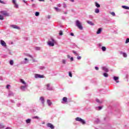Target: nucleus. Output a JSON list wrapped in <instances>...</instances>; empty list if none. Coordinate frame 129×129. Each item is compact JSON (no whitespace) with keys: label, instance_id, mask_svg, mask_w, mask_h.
<instances>
[{"label":"nucleus","instance_id":"f257e3e1","mask_svg":"<svg viewBox=\"0 0 129 129\" xmlns=\"http://www.w3.org/2000/svg\"><path fill=\"white\" fill-rule=\"evenodd\" d=\"M47 44L48 45H49L50 47H53L54 46L55 44H56V40H55L53 38H51L49 39L47 42Z\"/></svg>","mask_w":129,"mask_h":129},{"label":"nucleus","instance_id":"f03ea898","mask_svg":"<svg viewBox=\"0 0 129 129\" xmlns=\"http://www.w3.org/2000/svg\"><path fill=\"white\" fill-rule=\"evenodd\" d=\"M76 25L77 27L80 29V30H83V27H82V25H81V22L79 21V20H76Z\"/></svg>","mask_w":129,"mask_h":129},{"label":"nucleus","instance_id":"7ed1b4c3","mask_svg":"<svg viewBox=\"0 0 129 129\" xmlns=\"http://www.w3.org/2000/svg\"><path fill=\"white\" fill-rule=\"evenodd\" d=\"M1 15H3L4 17H9L10 16V13L6 11H2L0 12Z\"/></svg>","mask_w":129,"mask_h":129},{"label":"nucleus","instance_id":"20e7f679","mask_svg":"<svg viewBox=\"0 0 129 129\" xmlns=\"http://www.w3.org/2000/svg\"><path fill=\"white\" fill-rule=\"evenodd\" d=\"M76 120L77 121H80V122H81V123H82L83 124H85V123H86V122H85V121L84 120V119H82L81 118H80V117H77L76 118Z\"/></svg>","mask_w":129,"mask_h":129},{"label":"nucleus","instance_id":"39448f33","mask_svg":"<svg viewBox=\"0 0 129 129\" xmlns=\"http://www.w3.org/2000/svg\"><path fill=\"white\" fill-rule=\"evenodd\" d=\"M12 3L14 6V8L15 9H19V5L18 4H17V1L16 0H12Z\"/></svg>","mask_w":129,"mask_h":129},{"label":"nucleus","instance_id":"423d86ee","mask_svg":"<svg viewBox=\"0 0 129 129\" xmlns=\"http://www.w3.org/2000/svg\"><path fill=\"white\" fill-rule=\"evenodd\" d=\"M35 77L36 78H44L45 77L44 76V75H41L38 74H36L35 75Z\"/></svg>","mask_w":129,"mask_h":129},{"label":"nucleus","instance_id":"0eeeda50","mask_svg":"<svg viewBox=\"0 0 129 129\" xmlns=\"http://www.w3.org/2000/svg\"><path fill=\"white\" fill-rule=\"evenodd\" d=\"M10 28H13V29H17V30H20V27L16 25H11Z\"/></svg>","mask_w":129,"mask_h":129},{"label":"nucleus","instance_id":"6e6552de","mask_svg":"<svg viewBox=\"0 0 129 129\" xmlns=\"http://www.w3.org/2000/svg\"><path fill=\"white\" fill-rule=\"evenodd\" d=\"M47 126H48V127H50L51 129H54V125H53V124H52V123H48L47 124Z\"/></svg>","mask_w":129,"mask_h":129},{"label":"nucleus","instance_id":"1a4fd4ad","mask_svg":"<svg viewBox=\"0 0 129 129\" xmlns=\"http://www.w3.org/2000/svg\"><path fill=\"white\" fill-rule=\"evenodd\" d=\"M47 86V90H53V88L52 87L50 86V84H47L46 85Z\"/></svg>","mask_w":129,"mask_h":129},{"label":"nucleus","instance_id":"9d476101","mask_svg":"<svg viewBox=\"0 0 129 129\" xmlns=\"http://www.w3.org/2000/svg\"><path fill=\"white\" fill-rule=\"evenodd\" d=\"M1 44L3 47H6L7 46V44L4 40H1Z\"/></svg>","mask_w":129,"mask_h":129},{"label":"nucleus","instance_id":"9b49d317","mask_svg":"<svg viewBox=\"0 0 129 129\" xmlns=\"http://www.w3.org/2000/svg\"><path fill=\"white\" fill-rule=\"evenodd\" d=\"M26 88H27V85H25V86H22L20 87V89H21V90H22L23 91H25V89H26Z\"/></svg>","mask_w":129,"mask_h":129},{"label":"nucleus","instance_id":"f8f14e48","mask_svg":"<svg viewBox=\"0 0 129 129\" xmlns=\"http://www.w3.org/2000/svg\"><path fill=\"white\" fill-rule=\"evenodd\" d=\"M40 100L41 101V103H42L43 105H44V103L45 102V99L43 98V97H41L40 98Z\"/></svg>","mask_w":129,"mask_h":129},{"label":"nucleus","instance_id":"ddd939ff","mask_svg":"<svg viewBox=\"0 0 129 129\" xmlns=\"http://www.w3.org/2000/svg\"><path fill=\"white\" fill-rule=\"evenodd\" d=\"M113 79L115 81H116V83H118L119 81H118V77L114 76L113 77Z\"/></svg>","mask_w":129,"mask_h":129},{"label":"nucleus","instance_id":"4468645a","mask_svg":"<svg viewBox=\"0 0 129 129\" xmlns=\"http://www.w3.org/2000/svg\"><path fill=\"white\" fill-rule=\"evenodd\" d=\"M8 95L9 96H14V93L11 91H9Z\"/></svg>","mask_w":129,"mask_h":129},{"label":"nucleus","instance_id":"2eb2a0df","mask_svg":"<svg viewBox=\"0 0 129 129\" xmlns=\"http://www.w3.org/2000/svg\"><path fill=\"white\" fill-rule=\"evenodd\" d=\"M20 82H21V83H22L24 85H27V84L26 83V82L22 79H20Z\"/></svg>","mask_w":129,"mask_h":129},{"label":"nucleus","instance_id":"dca6fc26","mask_svg":"<svg viewBox=\"0 0 129 129\" xmlns=\"http://www.w3.org/2000/svg\"><path fill=\"white\" fill-rule=\"evenodd\" d=\"M87 23H88V24H89V25H91V26H93L94 25V24L93 23H92V22L90 21H87Z\"/></svg>","mask_w":129,"mask_h":129},{"label":"nucleus","instance_id":"f3484780","mask_svg":"<svg viewBox=\"0 0 129 129\" xmlns=\"http://www.w3.org/2000/svg\"><path fill=\"white\" fill-rule=\"evenodd\" d=\"M101 31H102V29H101V28H99L97 31V34H100V33H101Z\"/></svg>","mask_w":129,"mask_h":129},{"label":"nucleus","instance_id":"a211bd4d","mask_svg":"<svg viewBox=\"0 0 129 129\" xmlns=\"http://www.w3.org/2000/svg\"><path fill=\"white\" fill-rule=\"evenodd\" d=\"M103 70L105 71V72H108V69L106 68V67H103Z\"/></svg>","mask_w":129,"mask_h":129},{"label":"nucleus","instance_id":"6ab92c4d","mask_svg":"<svg viewBox=\"0 0 129 129\" xmlns=\"http://www.w3.org/2000/svg\"><path fill=\"white\" fill-rule=\"evenodd\" d=\"M54 10H55L56 12H61V9H60L57 7H54Z\"/></svg>","mask_w":129,"mask_h":129},{"label":"nucleus","instance_id":"aec40b11","mask_svg":"<svg viewBox=\"0 0 129 129\" xmlns=\"http://www.w3.org/2000/svg\"><path fill=\"white\" fill-rule=\"evenodd\" d=\"M24 60H25V61H24L23 64H27V63H29V60H28V58H25Z\"/></svg>","mask_w":129,"mask_h":129},{"label":"nucleus","instance_id":"412c9836","mask_svg":"<svg viewBox=\"0 0 129 129\" xmlns=\"http://www.w3.org/2000/svg\"><path fill=\"white\" fill-rule=\"evenodd\" d=\"M122 9H125V10H129V7L125 6H122Z\"/></svg>","mask_w":129,"mask_h":129},{"label":"nucleus","instance_id":"4be33fe9","mask_svg":"<svg viewBox=\"0 0 129 129\" xmlns=\"http://www.w3.org/2000/svg\"><path fill=\"white\" fill-rule=\"evenodd\" d=\"M62 100L63 102H64L65 103L67 102V97H64L62 99Z\"/></svg>","mask_w":129,"mask_h":129},{"label":"nucleus","instance_id":"5701e85b","mask_svg":"<svg viewBox=\"0 0 129 129\" xmlns=\"http://www.w3.org/2000/svg\"><path fill=\"white\" fill-rule=\"evenodd\" d=\"M47 103L49 106L52 104V102H51V101H50V100H47Z\"/></svg>","mask_w":129,"mask_h":129},{"label":"nucleus","instance_id":"b1692460","mask_svg":"<svg viewBox=\"0 0 129 129\" xmlns=\"http://www.w3.org/2000/svg\"><path fill=\"white\" fill-rule=\"evenodd\" d=\"M95 13H96V14H98L99 13V9L98 8L96 9L95 10Z\"/></svg>","mask_w":129,"mask_h":129},{"label":"nucleus","instance_id":"393cba45","mask_svg":"<svg viewBox=\"0 0 129 129\" xmlns=\"http://www.w3.org/2000/svg\"><path fill=\"white\" fill-rule=\"evenodd\" d=\"M96 110H100L102 109V106H99L98 108H96Z\"/></svg>","mask_w":129,"mask_h":129},{"label":"nucleus","instance_id":"a878e982","mask_svg":"<svg viewBox=\"0 0 129 129\" xmlns=\"http://www.w3.org/2000/svg\"><path fill=\"white\" fill-rule=\"evenodd\" d=\"M95 6L97 8H100V5L97 3H95Z\"/></svg>","mask_w":129,"mask_h":129},{"label":"nucleus","instance_id":"bb28decb","mask_svg":"<svg viewBox=\"0 0 129 129\" xmlns=\"http://www.w3.org/2000/svg\"><path fill=\"white\" fill-rule=\"evenodd\" d=\"M31 123V119H28L26 120V123Z\"/></svg>","mask_w":129,"mask_h":129},{"label":"nucleus","instance_id":"cd10ccee","mask_svg":"<svg viewBox=\"0 0 129 129\" xmlns=\"http://www.w3.org/2000/svg\"><path fill=\"white\" fill-rule=\"evenodd\" d=\"M123 56L124 57V58H126V57H127V54H126V53H125V52H124L123 53Z\"/></svg>","mask_w":129,"mask_h":129},{"label":"nucleus","instance_id":"c85d7f7f","mask_svg":"<svg viewBox=\"0 0 129 129\" xmlns=\"http://www.w3.org/2000/svg\"><path fill=\"white\" fill-rule=\"evenodd\" d=\"M103 76H104V77H108V74L106 73H104Z\"/></svg>","mask_w":129,"mask_h":129},{"label":"nucleus","instance_id":"c756f323","mask_svg":"<svg viewBox=\"0 0 129 129\" xmlns=\"http://www.w3.org/2000/svg\"><path fill=\"white\" fill-rule=\"evenodd\" d=\"M102 51H106V47L103 46L102 47Z\"/></svg>","mask_w":129,"mask_h":129},{"label":"nucleus","instance_id":"7c9ffc66","mask_svg":"<svg viewBox=\"0 0 129 129\" xmlns=\"http://www.w3.org/2000/svg\"><path fill=\"white\" fill-rule=\"evenodd\" d=\"M32 118L34 119H39V117H38V116H35L34 117H32Z\"/></svg>","mask_w":129,"mask_h":129},{"label":"nucleus","instance_id":"2f4dec72","mask_svg":"<svg viewBox=\"0 0 129 129\" xmlns=\"http://www.w3.org/2000/svg\"><path fill=\"white\" fill-rule=\"evenodd\" d=\"M39 15H40V13H39V12H36L35 13V16H36V17L39 16Z\"/></svg>","mask_w":129,"mask_h":129},{"label":"nucleus","instance_id":"473e14b6","mask_svg":"<svg viewBox=\"0 0 129 129\" xmlns=\"http://www.w3.org/2000/svg\"><path fill=\"white\" fill-rule=\"evenodd\" d=\"M96 102H98V103H102V102L99 101V99H96Z\"/></svg>","mask_w":129,"mask_h":129},{"label":"nucleus","instance_id":"72a5a7b5","mask_svg":"<svg viewBox=\"0 0 129 129\" xmlns=\"http://www.w3.org/2000/svg\"><path fill=\"white\" fill-rule=\"evenodd\" d=\"M59 35L60 36H62V35H63V32L62 31V30H60V31H59Z\"/></svg>","mask_w":129,"mask_h":129},{"label":"nucleus","instance_id":"f704fd0d","mask_svg":"<svg viewBox=\"0 0 129 129\" xmlns=\"http://www.w3.org/2000/svg\"><path fill=\"white\" fill-rule=\"evenodd\" d=\"M39 69L43 70V69H45V67L41 66L39 67Z\"/></svg>","mask_w":129,"mask_h":129},{"label":"nucleus","instance_id":"c9c22d12","mask_svg":"<svg viewBox=\"0 0 129 129\" xmlns=\"http://www.w3.org/2000/svg\"><path fill=\"white\" fill-rule=\"evenodd\" d=\"M10 64L11 65H14V61H13V60H10Z\"/></svg>","mask_w":129,"mask_h":129},{"label":"nucleus","instance_id":"e433bc0d","mask_svg":"<svg viewBox=\"0 0 129 129\" xmlns=\"http://www.w3.org/2000/svg\"><path fill=\"white\" fill-rule=\"evenodd\" d=\"M69 74L70 77H72V73L71 72H69Z\"/></svg>","mask_w":129,"mask_h":129},{"label":"nucleus","instance_id":"4c0bfd02","mask_svg":"<svg viewBox=\"0 0 129 129\" xmlns=\"http://www.w3.org/2000/svg\"><path fill=\"white\" fill-rule=\"evenodd\" d=\"M5 127V126L2 124H0V128H4Z\"/></svg>","mask_w":129,"mask_h":129},{"label":"nucleus","instance_id":"58836bf2","mask_svg":"<svg viewBox=\"0 0 129 129\" xmlns=\"http://www.w3.org/2000/svg\"><path fill=\"white\" fill-rule=\"evenodd\" d=\"M110 14L112 15V16H113V17H114L115 16V13H114V12H111Z\"/></svg>","mask_w":129,"mask_h":129},{"label":"nucleus","instance_id":"ea45409f","mask_svg":"<svg viewBox=\"0 0 129 129\" xmlns=\"http://www.w3.org/2000/svg\"><path fill=\"white\" fill-rule=\"evenodd\" d=\"M4 16H3L2 15H0V20H4Z\"/></svg>","mask_w":129,"mask_h":129},{"label":"nucleus","instance_id":"a19ab883","mask_svg":"<svg viewBox=\"0 0 129 129\" xmlns=\"http://www.w3.org/2000/svg\"><path fill=\"white\" fill-rule=\"evenodd\" d=\"M127 43H129V38H127L125 41V43L127 44Z\"/></svg>","mask_w":129,"mask_h":129},{"label":"nucleus","instance_id":"79ce46f5","mask_svg":"<svg viewBox=\"0 0 129 129\" xmlns=\"http://www.w3.org/2000/svg\"><path fill=\"white\" fill-rule=\"evenodd\" d=\"M73 53H74L75 55H78L76 51L73 50Z\"/></svg>","mask_w":129,"mask_h":129},{"label":"nucleus","instance_id":"37998d69","mask_svg":"<svg viewBox=\"0 0 129 129\" xmlns=\"http://www.w3.org/2000/svg\"><path fill=\"white\" fill-rule=\"evenodd\" d=\"M62 63H63V64H66V60H65V59H62Z\"/></svg>","mask_w":129,"mask_h":129},{"label":"nucleus","instance_id":"c03bdc74","mask_svg":"<svg viewBox=\"0 0 129 129\" xmlns=\"http://www.w3.org/2000/svg\"><path fill=\"white\" fill-rule=\"evenodd\" d=\"M11 86V85H7V87H6V88H7V89H10V87Z\"/></svg>","mask_w":129,"mask_h":129},{"label":"nucleus","instance_id":"a18cd8bd","mask_svg":"<svg viewBox=\"0 0 129 129\" xmlns=\"http://www.w3.org/2000/svg\"><path fill=\"white\" fill-rule=\"evenodd\" d=\"M63 8L65 9L66 8H67V6L66 5V4H63Z\"/></svg>","mask_w":129,"mask_h":129},{"label":"nucleus","instance_id":"49530a36","mask_svg":"<svg viewBox=\"0 0 129 129\" xmlns=\"http://www.w3.org/2000/svg\"><path fill=\"white\" fill-rule=\"evenodd\" d=\"M124 52H123L122 51H119V54H120L121 55H123V53Z\"/></svg>","mask_w":129,"mask_h":129},{"label":"nucleus","instance_id":"de8ad7c7","mask_svg":"<svg viewBox=\"0 0 129 129\" xmlns=\"http://www.w3.org/2000/svg\"><path fill=\"white\" fill-rule=\"evenodd\" d=\"M77 59H78V60H80V59H81V56H78V57H77Z\"/></svg>","mask_w":129,"mask_h":129},{"label":"nucleus","instance_id":"09e8293b","mask_svg":"<svg viewBox=\"0 0 129 129\" xmlns=\"http://www.w3.org/2000/svg\"><path fill=\"white\" fill-rule=\"evenodd\" d=\"M57 7H58V8H60L61 7V4H59L58 5H57Z\"/></svg>","mask_w":129,"mask_h":129},{"label":"nucleus","instance_id":"8fccbe9b","mask_svg":"<svg viewBox=\"0 0 129 129\" xmlns=\"http://www.w3.org/2000/svg\"><path fill=\"white\" fill-rule=\"evenodd\" d=\"M70 35H71V36H74V33L71 32V34H70Z\"/></svg>","mask_w":129,"mask_h":129},{"label":"nucleus","instance_id":"3c124183","mask_svg":"<svg viewBox=\"0 0 129 129\" xmlns=\"http://www.w3.org/2000/svg\"><path fill=\"white\" fill-rule=\"evenodd\" d=\"M28 56H29V57H30V58H33V56H32V55H29Z\"/></svg>","mask_w":129,"mask_h":129},{"label":"nucleus","instance_id":"603ef678","mask_svg":"<svg viewBox=\"0 0 129 129\" xmlns=\"http://www.w3.org/2000/svg\"><path fill=\"white\" fill-rule=\"evenodd\" d=\"M95 68L96 70H98V67H96Z\"/></svg>","mask_w":129,"mask_h":129},{"label":"nucleus","instance_id":"864d4df0","mask_svg":"<svg viewBox=\"0 0 129 129\" xmlns=\"http://www.w3.org/2000/svg\"><path fill=\"white\" fill-rule=\"evenodd\" d=\"M39 2H45V0H38Z\"/></svg>","mask_w":129,"mask_h":129},{"label":"nucleus","instance_id":"5fc2aeb1","mask_svg":"<svg viewBox=\"0 0 129 129\" xmlns=\"http://www.w3.org/2000/svg\"><path fill=\"white\" fill-rule=\"evenodd\" d=\"M74 59H73V57H71V61H73Z\"/></svg>","mask_w":129,"mask_h":129},{"label":"nucleus","instance_id":"6e6d98bb","mask_svg":"<svg viewBox=\"0 0 129 129\" xmlns=\"http://www.w3.org/2000/svg\"><path fill=\"white\" fill-rule=\"evenodd\" d=\"M70 2H72V3H74V0H70Z\"/></svg>","mask_w":129,"mask_h":129},{"label":"nucleus","instance_id":"4d7b16f0","mask_svg":"<svg viewBox=\"0 0 129 129\" xmlns=\"http://www.w3.org/2000/svg\"><path fill=\"white\" fill-rule=\"evenodd\" d=\"M36 49L37 50H39L40 49V47H37Z\"/></svg>","mask_w":129,"mask_h":129},{"label":"nucleus","instance_id":"13d9d810","mask_svg":"<svg viewBox=\"0 0 129 129\" xmlns=\"http://www.w3.org/2000/svg\"><path fill=\"white\" fill-rule=\"evenodd\" d=\"M24 3H26L27 2H26V1H25L24 0L23 1Z\"/></svg>","mask_w":129,"mask_h":129},{"label":"nucleus","instance_id":"bf43d9fd","mask_svg":"<svg viewBox=\"0 0 129 129\" xmlns=\"http://www.w3.org/2000/svg\"><path fill=\"white\" fill-rule=\"evenodd\" d=\"M35 6V4L32 5V7H34Z\"/></svg>","mask_w":129,"mask_h":129},{"label":"nucleus","instance_id":"052dcab7","mask_svg":"<svg viewBox=\"0 0 129 129\" xmlns=\"http://www.w3.org/2000/svg\"><path fill=\"white\" fill-rule=\"evenodd\" d=\"M64 14H67V12H64Z\"/></svg>","mask_w":129,"mask_h":129},{"label":"nucleus","instance_id":"680f3d73","mask_svg":"<svg viewBox=\"0 0 129 129\" xmlns=\"http://www.w3.org/2000/svg\"><path fill=\"white\" fill-rule=\"evenodd\" d=\"M98 121H99V119H97Z\"/></svg>","mask_w":129,"mask_h":129},{"label":"nucleus","instance_id":"e2e57ef3","mask_svg":"<svg viewBox=\"0 0 129 129\" xmlns=\"http://www.w3.org/2000/svg\"><path fill=\"white\" fill-rule=\"evenodd\" d=\"M31 2H34V0H31Z\"/></svg>","mask_w":129,"mask_h":129},{"label":"nucleus","instance_id":"0e129e2a","mask_svg":"<svg viewBox=\"0 0 129 129\" xmlns=\"http://www.w3.org/2000/svg\"><path fill=\"white\" fill-rule=\"evenodd\" d=\"M2 1L1 0H0V3H2Z\"/></svg>","mask_w":129,"mask_h":129},{"label":"nucleus","instance_id":"69168bd1","mask_svg":"<svg viewBox=\"0 0 129 129\" xmlns=\"http://www.w3.org/2000/svg\"><path fill=\"white\" fill-rule=\"evenodd\" d=\"M20 105H21V104H19V105H18V106H20Z\"/></svg>","mask_w":129,"mask_h":129},{"label":"nucleus","instance_id":"338daca9","mask_svg":"<svg viewBox=\"0 0 129 129\" xmlns=\"http://www.w3.org/2000/svg\"><path fill=\"white\" fill-rule=\"evenodd\" d=\"M50 2H52V0H50Z\"/></svg>","mask_w":129,"mask_h":129},{"label":"nucleus","instance_id":"774afa93","mask_svg":"<svg viewBox=\"0 0 129 129\" xmlns=\"http://www.w3.org/2000/svg\"><path fill=\"white\" fill-rule=\"evenodd\" d=\"M64 1H67V0H64Z\"/></svg>","mask_w":129,"mask_h":129}]
</instances>
